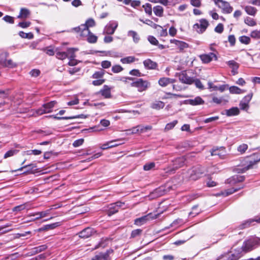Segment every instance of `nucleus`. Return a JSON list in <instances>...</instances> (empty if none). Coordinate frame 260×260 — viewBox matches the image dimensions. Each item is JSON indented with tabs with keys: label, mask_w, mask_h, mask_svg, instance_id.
Returning <instances> with one entry per match:
<instances>
[{
	"label": "nucleus",
	"mask_w": 260,
	"mask_h": 260,
	"mask_svg": "<svg viewBox=\"0 0 260 260\" xmlns=\"http://www.w3.org/2000/svg\"><path fill=\"white\" fill-rule=\"evenodd\" d=\"M254 221H256L258 222H260V218L256 220H253V219H249L247 221H245L244 222L242 223L241 225V229L245 228L246 227H248L249 226L250 223Z\"/></svg>",
	"instance_id": "nucleus-51"
},
{
	"label": "nucleus",
	"mask_w": 260,
	"mask_h": 260,
	"mask_svg": "<svg viewBox=\"0 0 260 260\" xmlns=\"http://www.w3.org/2000/svg\"><path fill=\"white\" fill-rule=\"evenodd\" d=\"M135 60V57L132 56L125 57L120 59V61L123 64L131 63L134 62Z\"/></svg>",
	"instance_id": "nucleus-37"
},
{
	"label": "nucleus",
	"mask_w": 260,
	"mask_h": 260,
	"mask_svg": "<svg viewBox=\"0 0 260 260\" xmlns=\"http://www.w3.org/2000/svg\"><path fill=\"white\" fill-rule=\"evenodd\" d=\"M244 10L247 14L251 16H254L257 12V9L255 8L250 6H245Z\"/></svg>",
	"instance_id": "nucleus-32"
},
{
	"label": "nucleus",
	"mask_w": 260,
	"mask_h": 260,
	"mask_svg": "<svg viewBox=\"0 0 260 260\" xmlns=\"http://www.w3.org/2000/svg\"><path fill=\"white\" fill-rule=\"evenodd\" d=\"M64 110H60L59 113H57L56 115H52L49 116V117H53L54 119H65V117L63 116L64 114Z\"/></svg>",
	"instance_id": "nucleus-43"
},
{
	"label": "nucleus",
	"mask_w": 260,
	"mask_h": 260,
	"mask_svg": "<svg viewBox=\"0 0 260 260\" xmlns=\"http://www.w3.org/2000/svg\"><path fill=\"white\" fill-rule=\"evenodd\" d=\"M118 26V23L116 21H111L105 26L104 33L108 35H112Z\"/></svg>",
	"instance_id": "nucleus-12"
},
{
	"label": "nucleus",
	"mask_w": 260,
	"mask_h": 260,
	"mask_svg": "<svg viewBox=\"0 0 260 260\" xmlns=\"http://www.w3.org/2000/svg\"><path fill=\"white\" fill-rule=\"evenodd\" d=\"M70 53H72V49H68L67 52H66V57L70 58L68 64L70 66H75L77 64L78 61L74 58V55L73 54H72L71 56L69 55Z\"/></svg>",
	"instance_id": "nucleus-25"
},
{
	"label": "nucleus",
	"mask_w": 260,
	"mask_h": 260,
	"mask_svg": "<svg viewBox=\"0 0 260 260\" xmlns=\"http://www.w3.org/2000/svg\"><path fill=\"white\" fill-rule=\"evenodd\" d=\"M139 126L140 133H145V132L152 129V126H150V125L143 126V125H140Z\"/></svg>",
	"instance_id": "nucleus-59"
},
{
	"label": "nucleus",
	"mask_w": 260,
	"mask_h": 260,
	"mask_svg": "<svg viewBox=\"0 0 260 260\" xmlns=\"http://www.w3.org/2000/svg\"><path fill=\"white\" fill-rule=\"evenodd\" d=\"M127 36L128 37H131L133 38V41L137 43L140 40V37L138 34V33L134 30H129L127 32Z\"/></svg>",
	"instance_id": "nucleus-33"
},
{
	"label": "nucleus",
	"mask_w": 260,
	"mask_h": 260,
	"mask_svg": "<svg viewBox=\"0 0 260 260\" xmlns=\"http://www.w3.org/2000/svg\"><path fill=\"white\" fill-rule=\"evenodd\" d=\"M104 75V71H100L95 72L93 75L92 78L95 79L101 78Z\"/></svg>",
	"instance_id": "nucleus-61"
},
{
	"label": "nucleus",
	"mask_w": 260,
	"mask_h": 260,
	"mask_svg": "<svg viewBox=\"0 0 260 260\" xmlns=\"http://www.w3.org/2000/svg\"><path fill=\"white\" fill-rule=\"evenodd\" d=\"M17 150H10L7 151L4 155V158H7L9 157L14 155L17 152Z\"/></svg>",
	"instance_id": "nucleus-63"
},
{
	"label": "nucleus",
	"mask_w": 260,
	"mask_h": 260,
	"mask_svg": "<svg viewBox=\"0 0 260 260\" xmlns=\"http://www.w3.org/2000/svg\"><path fill=\"white\" fill-rule=\"evenodd\" d=\"M9 56V53L7 52H4L0 54V68L3 67L5 65V62L7 61V58Z\"/></svg>",
	"instance_id": "nucleus-35"
},
{
	"label": "nucleus",
	"mask_w": 260,
	"mask_h": 260,
	"mask_svg": "<svg viewBox=\"0 0 260 260\" xmlns=\"http://www.w3.org/2000/svg\"><path fill=\"white\" fill-rule=\"evenodd\" d=\"M185 103L192 106H198L203 105L205 101L200 96H196L194 99L185 100Z\"/></svg>",
	"instance_id": "nucleus-17"
},
{
	"label": "nucleus",
	"mask_w": 260,
	"mask_h": 260,
	"mask_svg": "<svg viewBox=\"0 0 260 260\" xmlns=\"http://www.w3.org/2000/svg\"><path fill=\"white\" fill-rule=\"evenodd\" d=\"M145 68L148 70L154 69L157 66L156 62L152 61L150 59H147L143 61Z\"/></svg>",
	"instance_id": "nucleus-23"
},
{
	"label": "nucleus",
	"mask_w": 260,
	"mask_h": 260,
	"mask_svg": "<svg viewBox=\"0 0 260 260\" xmlns=\"http://www.w3.org/2000/svg\"><path fill=\"white\" fill-rule=\"evenodd\" d=\"M58 225V223H54L50 224H47L44 225V226L39 229L38 231L39 232L44 231H48L49 230H52L56 227H57Z\"/></svg>",
	"instance_id": "nucleus-34"
},
{
	"label": "nucleus",
	"mask_w": 260,
	"mask_h": 260,
	"mask_svg": "<svg viewBox=\"0 0 260 260\" xmlns=\"http://www.w3.org/2000/svg\"><path fill=\"white\" fill-rule=\"evenodd\" d=\"M214 1L215 4L222 9L223 13L229 14L232 12L233 8L228 2L223 0H214Z\"/></svg>",
	"instance_id": "nucleus-5"
},
{
	"label": "nucleus",
	"mask_w": 260,
	"mask_h": 260,
	"mask_svg": "<svg viewBox=\"0 0 260 260\" xmlns=\"http://www.w3.org/2000/svg\"><path fill=\"white\" fill-rule=\"evenodd\" d=\"M143 7L144 8L146 13L149 15H151L152 14V8L150 4H146L143 5Z\"/></svg>",
	"instance_id": "nucleus-54"
},
{
	"label": "nucleus",
	"mask_w": 260,
	"mask_h": 260,
	"mask_svg": "<svg viewBox=\"0 0 260 260\" xmlns=\"http://www.w3.org/2000/svg\"><path fill=\"white\" fill-rule=\"evenodd\" d=\"M120 141H121V140L117 139V140H114L107 142L103 144H102L100 146V148L103 150H105V149H107L108 148L118 146L123 143H117V142Z\"/></svg>",
	"instance_id": "nucleus-16"
},
{
	"label": "nucleus",
	"mask_w": 260,
	"mask_h": 260,
	"mask_svg": "<svg viewBox=\"0 0 260 260\" xmlns=\"http://www.w3.org/2000/svg\"><path fill=\"white\" fill-rule=\"evenodd\" d=\"M227 64L232 69V73L233 75H235L238 73V69L239 67L238 63L234 60H230L226 62Z\"/></svg>",
	"instance_id": "nucleus-21"
},
{
	"label": "nucleus",
	"mask_w": 260,
	"mask_h": 260,
	"mask_svg": "<svg viewBox=\"0 0 260 260\" xmlns=\"http://www.w3.org/2000/svg\"><path fill=\"white\" fill-rule=\"evenodd\" d=\"M108 254L106 253H100L96 255L92 260H107Z\"/></svg>",
	"instance_id": "nucleus-47"
},
{
	"label": "nucleus",
	"mask_w": 260,
	"mask_h": 260,
	"mask_svg": "<svg viewBox=\"0 0 260 260\" xmlns=\"http://www.w3.org/2000/svg\"><path fill=\"white\" fill-rule=\"evenodd\" d=\"M47 246L46 245H42L38 247H36L32 249V252L34 254H36L44 251L47 249Z\"/></svg>",
	"instance_id": "nucleus-39"
},
{
	"label": "nucleus",
	"mask_w": 260,
	"mask_h": 260,
	"mask_svg": "<svg viewBox=\"0 0 260 260\" xmlns=\"http://www.w3.org/2000/svg\"><path fill=\"white\" fill-rule=\"evenodd\" d=\"M149 2L153 3H160L164 6L168 7L170 5V2L169 0H148Z\"/></svg>",
	"instance_id": "nucleus-45"
},
{
	"label": "nucleus",
	"mask_w": 260,
	"mask_h": 260,
	"mask_svg": "<svg viewBox=\"0 0 260 260\" xmlns=\"http://www.w3.org/2000/svg\"><path fill=\"white\" fill-rule=\"evenodd\" d=\"M56 103V102L53 101L44 104L41 108L37 110V114L38 115H42L44 113L51 112L52 111V109L55 106Z\"/></svg>",
	"instance_id": "nucleus-8"
},
{
	"label": "nucleus",
	"mask_w": 260,
	"mask_h": 260,
	"mask_svg": "<svg viewBox=\"0 0 260 260\" xmlns=\"http://www.w3.org/2000/svg\"><path fill=\"white\" fill-rule=\"evenodd\" d=\"M127 134H135L140 133L139 126L138 125L136 127H134L131 129L126 130Z\"/></svg>",
	"instance_id": "nucleus-53"
},
{
	"label": "nucleus",
	"mask_w": 260,
	"mask_h": 260,
	"mask_svg": "<svg viewBox=\"0 0 260 260\" xmlns=\"http://www.w3.org/2000/svg\"><path fill=\"white\" fill-rule=\"evenodd\" d=\"M30 14V12L28 9L26 8H21L17 18L25 19L28 18Z\"/></svg>",
	"instance_id": "nucleus-26"
},
{
	"label": "nucleus",
	"mask_w": 260,
	"mask_h": 260,
	"mask_svg": "<svg viewBox=\"0 0 260 260\" xmlns=\"http://www.w3.org/2000/svg\"><path fill=\"white\" fill-rule=\"evenodd\" d=\"M155 164L154 162H149V163L146 164L144 166L143 169L145 171H149V170L152 169L153 168H154L155 167Z\"/></svg>",
	"instance_id": "nucleus-55"
},
{
	"label": "nucleus",
	"mask_w": 260,
	"mask_h": 260,
	"mask_svg": "<svg viewBox=\"0 0 260 260\" xmlns=\"http://www.w3.org/2000/svg\"><path fill=\"white\" fill-rule=\"evenodd\" d=\"M250 37L254 39H260V29L252 30L250 33Z\"/></svg>",
	"instance_id": "nucleus-44"
},
{
	"label": "nucleus",
	"mask_w": 260,
	"mask_h": 260,
	"mask_svg": "<svg viewBox=\"0 0 260 260\" xmlns=\"http://www.w3.org/2000/svg\"><path fill=\"white\" fill-rule=\"evenodd\" d=\"M82 37H87V41L89 43H95L97 41L98 38L89 31V34L86 36H80Z\"/></svg>",
	"instance_id": "nucleus-29"
},
{
	"label": "nucleus",
	"mask_w": 260,
	"mask_h": 260,
	"mask_svg": "<svg viewBox=\"0 0 260 260\" xmlns=\"http://www.w3.org/2000/svg\"><path fill=\"white\" fill-rule=\"evenodd\" d=\"M225 154V149L224 147H221L213 149L211 151L212 155H218L220 157H222Z\"/></svg>",
	"instance_id": "nucleus-22"
},
{
	"label": "nucleus",
	"mask_w": 260,
	"mask_h": 260,
	"mask_svg": "<svg viewBox=\"0 0 260 260\" xmlns=\"http://www.w3.org/2000/svg\"><path fill=\"white\" fill-rule=\"evenodd\" d=\"M229 90L230 93L232 94H241L245 92L244 90L235 86L230 87L229 88Z\"/></svg>",
	"instance_id": "nucleus-36"
},
{
	"label": "nucleus",
	"mask_w": 260,
	"mask_h": 260,
	"mask_svg": "<svg viewBox=\"0 0 260 260\" xmlns=\"http://www.w3.org/2000/svg\"><path fill=\"white\" fill-rule=\"evenodd\" d=\"M100 92L105 98H109L111 97L110 88L107 85H104V88L101 90Z\"/></svg>",
	"instance_id": "nucleus-31"
},
{
	"label": "nucleus",
	"mask_w": 260,
	"mask_h": 260,
	"mask_svg": "<svg viewBox=\"0 0 260 260\" xmlns=\"http://www.w3.org/2000/svg\"><path fill=\"white\" fill-rule=\"evenodd\" d=\"M200 58L204 63H208L211 62L213 58L215 60L217 59L216 55L213 53H209L208 54H203L200 55Z\"/></svg>",
	"instance_id": "nucleus-15"
},
{
	"label": "nucleus",
	"mask_w": 260,
	"mask_h": 260,
	"mask_svg": "<svg viewBox=\"0 0 260 260\" xmlns=\"http://www.w3.org/2000/svg\"><path fill=\"white\" fill-rule=\"evenodd\" d=\"M175 82L176 80L175 79L162 77L159 79L158 83L160 86L166 87L170 84L174 83Z\"/></svg>",
	"instance_id": "nucleus-18"
},
{
	"label": "nucleus",
	"mask_w": 260,
	"mask_h": 260,
	"mask_svg": "<svg viewBox=\"0 0 260 260\" xmlns=\"http://www.w3.org/2000/svg\"><path fill=\"white\" fill-rule=\"evenodd\" d=\"M244 22L250 26H254L256 25V21L253 18L249 17H247L245 18Z\"/></svg>",
	"instance_id": "nucleus-41"
},
{
	"label": "nucleus",
	"mask_w": 260,
	"mask_h": 260,
	"mask_svg": "<svg viewBox=\"0 0 260 260\" xmlns=\"http://www.w3.org/2000/svg\"><path fill=\"white\" fill-rule=\"evenodd\" d=\"M51 210V209H49L45 211L38 212L34 213L33 215H38V217H35L34 218H32V220H37L48 216L50 214Z\"/></svg>",
	"instance_id": "nucleus-24"
},
{
	"label": "nucleus",
	"mask_w": 260,
	"mask_h": 260,
	"mask_svg": "<svg viewBox=\"0 0 260 260\" xmlns=\"http://www.w3.org/2000/svg\"><path fill=\"white\" fill-rule=\"evenodd\" d=\"M89 208L87 207H75L71 210L69 211L68 214L70 213H75L77 214H81L88 212Z\"/></svg>",
	"instance_id": "nucleus-19"
},
{
	"label": "nucleus",
	"mask_w": 260,
	"mask_h": 260,
	"mask_svg": "<svg viewBox=\"0 0 260 260\" xmlns=\"http://www.w3.org/2000/svg\"><path fill=\"white\" fill-rule=\"evenodd\" d=\"M209 25L208 21L205 19H201L199 23L194 24L193 26L194 30L199 34H202L205 31Z\"/></svg>",
	"instance_id": "nucleus-7"
},
{
	"label": "nucleus",
	"mask_w": 260,
	"mask_h": 260,
	"mask_svg": "<svg viewBox=\"0 0 260 260\" xmlns=\"http://www.w3.org/2000/svg\"><path fill=\"white\" fill-rule=\"evenodd\" d=\"M178 123V121L175 120L173 121L170 122L166 124L165 128H164V132H168L172 129H173L175 126Z\"/></svg>",
	"instance_id": "nucleus-38"
},
{
	"label": "nucleus",
	"mask_w": 260,
	"mask_h": 260,
	"mask_svg": "<svg viewBox=\"0 0 260 260\" xmlns=\"http://www.w3.org/2000/svg\"><path fill=\"white\" fill-rule=\"evenodd\" d=\"M28 207V203H26L24 204L20 205L19 206H17L14 207L13 209V211L19 212V211L23 210Z\"/></svg>",
	"instance_id": "nucleus-42"
},
{
	"label": "nucleus",
	"mask_w": 260,
	"mask_h": 260,
	"mask_svg": "<svg viewBox=\"0 0 260 260\" xmlns=\"http://www.w3.org/2000/svg\"><path fill=\"white\" fill-rule=\"evenodd\" d=\"M117 80L122 81L125 83H127L129 81H133L135 80V78L129 77H121L118 78Z\"/></svg>",
	"instance_id": "nucleus-57"
},
{
	"label": "nucleus",
	"mask_w": 260,
	"mask_h": 260,
	"mask_svg": "<svg viewBox=\"0 0 260 260\" xmlns=\"http://www.w3.org/2000/svg\"><path fill=\"white\" fill-rule=\"evenodd\" d=\"M165 107V103L160 101H155L152 103L151 105V108L156 110H160L162 109Z\"/></svg>",
	"instance_id": "nucleus-30"
},
{
	"label": "nucleus",
	"mask_w": 260,
	"mask_h": 260,
	"mask_svg": "<svg viewBox=\"0 0 260 260\" xmlns=\"http://www.w3.org/2000/svg\"><path fill=\"white\" fill-rule=\"evenodd\" d=\"M123 70V68L120 65H115L112 68V71L114 73H118L121 72Z\"/></svg>",
	"instance_id": "nucleus-58"
},
{
	"label": "nucleus",
	"mask_w": 260,
	"mask_h": 260,
	"mask_svg": "<svg viewBox=\"0 0 260 260\" xmlns=\"http://www.w3.org/2000/svg\"><path fill=\"white\" fill-rule=\"evenodd\" d=\"M148 40L152 45H157L158 44V41L157 40L152 36H148Z\"/></svg>",
	"instance_id": "nucleus-60"
},
{
	"label": "nucleus",
	"mask_w": 260,
	"mask_h": 260,
	"mask_svg": "<svg viewBox=\"0 0 260 260\" xmlns=\"http://www.w3.org/2000/svg\"><path fill=\"white\" fill-rule=\"evenodd\" d=\"M131 86L137 88L139 92L146 91L150 86V83L147 80H144L142 78H139L134 80L131 84Z\"/></svg>",
	"instance_id": "nucleus-3"
},
{
	"label": "nucleus",
	"mask_w": 260,
	"mask_h": 260,
	"mask_svg": "<svg viewBox=\"0 0 260 260\" xmlns=\"http://www.w3.org/2000/svg\"><path fill=\"white\" fill-rule=\"evenodd\" d=\"M158 215L159 214L149 213L146 215L136 219L135 220V224L137 225H141L149 220L157 218Z\"/></svg>",
	"instance_id": "nucleus-6"
},
{
	"label": "nucleus",
	"mask_w": 260,
	"mask_h": 260,
	"mask_svg": "<svg viewBox=\"0 0 260 260\" xmlns=\"http://www.w3.org/2000/svg\"><path fill=\"white\" fill-rule=\"evenodd\" d=\"M17 66L16 63H14L12 60L9 59L7 60L6 62H5V65L4 66L3 68L8 67L10 68H15Z\"/></svg>",
	"instance_id": "nucleus-52"
},
{
	"label": "nucleus",
	"mask_w": 260,
	"mask_h": 260,
	"mask_svg": "<svg viewBox=\"0 0 260 260\" xmlns=\"http://www.w3.org/2000/svg\"><path fill=\"white\" fill-rule=\"evenodd\" d=\"M56 56L58 59H64L65 58V53L64 51H60V50L57 48L55 50Z\"/></svg>",
	"instance_id": "nucleus-48"
},
{
	"label": "nucleus",
	"mask_w": 260,
	"mask_h": 260,
	"mask_svg": "<svg viewBox=\"0 0 260 260\" xmlns=\"http://www.w3.org/2000/svg\"><path fill=\"white\" fill-rule=\"evenodd\" d=\"M124 205L122 202H116L110 205L108 211V214L109 216L113 215L118 212L119 209Z\"/></svg>",
	"instance_id": "nucleus-14"
},
{
	"label": "nucleus",
	"mask_w": 260,
	"mask_h": 260,
	"mask_svg": "<svg viewBox=\"0 0 260 260\" xmlns=\"http://www.w3.org/2000/svg\"><path fill=\"white\" fill-rule=\"evenodd\" d=\"M240 42L244 44H248L250 42V39L249 37L243 36L239 38Z\"/></svg>",
	"instance_id": "nucleus-50"
},
{
	"label": "nucleus",
	"mask_w": 260,
	"mask_h": 260,
	"mask_svg": "<svg viewBox=\"0 0 260 260\" xmlns=\"http://www.w3.org/2000/svg\"><path fill=\"white\" fill-rule=\"evenodd\" d=\"M212 101L217 104H221L223 101H224L225 103L228 102V100H223L222 98H217V97H215V96H214L213 98H212Z\"/></svg>",
	"instance_id": "nucleus-62"
},
{
	"label": "nucleus",
	"mask_w": 260,
	"mask_h": 260,
	"mask_svg": "<svg viewBox=\"0 0 260 260\" xmlns=\"http://www.w3.org/2000/svg\"><path fill=\"white\" fill-rule=\"evenodd\" d=\"M154 14L158 17H161L163 16L164 9L160 6H156L153 7V9Z\"/></svg>",
	"instance_id": "nucleus-28"
},
{
	"label": "nucleus",
	"mask_w": 260,
	"mask_h": 260,
	"mask_svg": "<svg viewBox=\"0 0 260 260\" xmlns=\"http://www.w3.org/2000/svg\"><path fill=\"white\" fill-rule=\"evenodd\" d=\"M19 35L22 38L32 39L34 38V35L32 32L25 33L23 31H20L19 32Z\"/></svg>",
	"instance_id": "nucleus-40"
},
{
	"label": "nucleus",
	"mask_w": 260,
	"mask_h": 260,
	"mask_svg": "<svg viewBox=\"0 0 260 260\" xmlns=\"http://www.w3.org/2000/svg\"><path fill=\"white\" fill-rule=\"evenodd\" d=\"M259 245L260 239L257 237H254L245 241L242 248L244 251L248 252L256 248Z\"/></svg>",
	"instance_id": "nucleus-2"
},
{
	"label": "nucleus",
	"mask_w": 260,
	"mask_h": 260,
	"mask_svg": "<svg viewBox=\"0 0 260 260\" xmlns=\"http://www.w3.org/2000/svg\"><path fill=\"white\" fill-rule=\"evenodd\" d=\"M248 149V145L246 144H242L240 145L237 148V150L241 154H243Z\"/></svg>",
	"instance_id": "nucleus-49"
},
{
	"label": "nucleus",
	"mask_w": 260,
	"mask_h": 260,
	"mask_svg": "<svg viewBox=\"0 0 260 260\" xmlns=\"http://www.w3.org/2000/svg\"><path fill=\"white\" fill-rule=\"evenodd\" d=\"M94 230L91 228H87L79 233V236L82 238H87L92 235Z\"/></svg>",
	"instance_id": "nucleus-20"
},
{
	"label": "nucleus",
	"mask_w": 260,
	"mask_h": 260,
	"mask_svg": "<svg viewBox=\"0 0 260 260\" xmlns=\"http://www.w3.org/2000/svg\"><path fill=\"white\" fill-rule=\"evenodd\" d=\"M225 256L228 258V260H237L239 258L238 255L233 254L231 252L228 253Z\"/></svg>",
	"instance_id": "nucleus-56"
},
{
	"label": "nucleus",
	"mask_w": 260,
	"mask_h": 260,
	"mask_svg": "<svg viewBox=\"0 0 260 260\" xmlns=\"http://www.w3.org/2000/svg\"><path fill=\"white\" fill-rule=\"evenodd\" d=\"M225 113L228 116H233L238 115L240 113V111L238 108L233 107L230 109L226 110Z\"/></svg>",
	"instance_id": "nucleus-27"
},
{
	"label": "nucleus",
	"mask_w": 260,
	"mask_h": 260,
	"mask_svg": "<svg viewBox=\"0 0 260 260\" xmlns=\"http://www.w3.org/2000/svg\"><path fill=\"white\" fill-rule=\"evenodd\" d=\"M176 77H178L179 81L184 84H191L193 83L194 80L192 78L189 77L186 71H182L180 73H177L175 75Z\"/></svg>",
	"instance_id": "nucleus-9"
},
{
	"label": "nucleus",
	"mask_w": 260,
	"mask_h": 260,
	"mask_svg": "<svg viewBox=\"0 0 260 260\" xmlns=\"http://www.w3.org/2000/svg\"><path fill=\"white\" fill-rule=\"evenodd\" d=\"M252 97V93H250L245 96L240 103L241 109L247 111L249 109V103Z\"/></svg>",
	"instance_id": "nucleus-13"
},
{
	"label": "nucleus",
	"mask_w": 260,
	"mask_h": 260,
	"mask_svg": "<svg viewBox=\"0 0 260 260\" xmlns=\"http://www.w3.org/2000/svg\"><path fill=\"white\" fill-rule=\"evenodd\" d=\"M154 25L155 26V28H156L157 27H159L160 28V30L159 32V35L161 37H166L168 35V31L167 29H164L162 26L160 25L154 24Z\"/></svg>",
	"instance_id": "nucleus-46"
},
{
	"label": "nucleus",
	"mask_w": 260,
	"mask_h": 260,
	"mask_svg": "<svg viewBox=\"0 0 260 260\" xmlns=\"http://www.w3.org/2000/svg\"><path fill=\"white\" fill-rule=\"evenodd\" d=\"M185 158L184 157H180L176 159L173 161V168L172 169L168 170L166 171V172L172 173L174 172L176 169L182 167L185 164Z\"/></svg>",
	"instance_id": "nucleus-10"
},
{
	"label": "nucleus",
	"mask_w": 260,
	"mask_h": 260,
	"mask_svg": "<svg viewBox=\"0 0 260 260\" xmlns=\"http://www.w3.org/2000/svg\"><path fill=\"white\" fill-rule=\"evenodd\" d=\"M170 43L174 44L175 47L179 49L180 51H183L184 49H187L189 47L187 43L176 39L170 40Z\"/></svg>",
	"instance_id": "nucleus-11"
},
{
	"label": "nucleus",
	"mask_w": 260,
	"mask_h": 260,
	"mask_svg": "<svg viewBox=\"0 0 260 260\" xmlns=\"http://www.w3.org/2000/svg\"><path fill=\"white\" fill-rule=\"evenodd\" d=\"M204 173V169L201 166H196L188 170V177L191 180H196Z\"/></svg>",
	"instance_id": "nucleus-4"
},
{
	"label": "nucleus",
	"mask_w": 260,
	"mask_h": 260,
	"mask_svg": "<svg viewBox=\"0 0 260 260\" xmlns=\"http://www.w3.org/2000/svg\"><path fill=\"white\" fill-rule=\"evenodd\" d=\"M95 21L92 19H88L85 24H81L78 27L72 28V30H75L77 32L80 33V36H86L89 34V27H92L95 25Z\"/></svg>",
	"instance_id": "nucleus-1"
},
{
	"label": "nucleus",
	"mask_w": 260,
	"mask_h": 260,
	"mask_svg": "<svg viewBox=\"0 0 260 260\" xmlns=\"http://www.w3.org/2000/svg\"><path fill=\"white\" fill-rule=\"evenodd\" d=\"M214 30L216 32L221 34L223 31V25L222 23H219L215 27Z\"/></svg>",
	"instance_id": "nucleus-64"
}]
</instances>
